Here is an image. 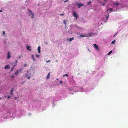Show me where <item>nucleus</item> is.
Instances as JSON below:
<instances>
[{
	"instance_id": "f257e3e1",
	"label": "nucleus",
	"mask_w": 128,
	"mask_h": 128,
	"mask_svg": "<svg viewBox=\"0 0 128 128\" xmlns=\"http://www.w3.org/2000/svg\"><path fill=\"white\" fill-rule=\"evenodd\" d=\"M31 75V73L30 72L28 71L26 74V76L27 79L30 80V78Z\"/></svg>"
},
{
	"instance_id": "dca6fc26",
	"label": "nucleus",
	"mask_w": 128,
	"mask_h": 128,
	"mask_svg": "<svg viewBox=\"0 0 128 128\" xmlns=\"http://www.w3.org/2000/svg\"><path fill=\"white\" fill-rule=\"evenodd\" d=\"M40 49H41V48H40V46H39L38 47V52L39 53H40Z\"/></svg>"
},
{
	"instance_id": "58836bf2",
	"label": "nucleus",
	"mask_w": 128,
	"mask_h": 128,
	"mask_svg": "<svg viewBox=\"0 0 128 128\" xmlns=\"http://www.w3.org/2000/svg\"><path fill=\"white\" fill-rule=\"evenodd\" d=\"M20 58V56H19V58Z\"/></svg>"
},
{
	"instance_id": "72a5a7b5",
	"label": "nucleus",
	"mask_w": 128,
	"mask_h": 128,
	"mask_svg": "<svg viewBox=\"0 0 128 128\" xmlns=\"http://www.w3.org/2000/svg\"><path fill=\"white\" fill-rule=\"evenodd\" d=\"M68 1V0H66V1H64V2H67Z\"/></svg>"
},
{
	"instance_id": "4c0bfd02",
	"label": "nucleus",
	"mask_w": 128,
	"mask_h": 128,
	"mask_svg": "<svg viewBox=\"0 0 128 128\" xmlns=\"http://www.w3.org/2000/svg\"><path fill=\"white\" fill-rule=\"evenodd\" d=\"M12 78H14V76H12Z\"/></svg>"
},
{
	"instance_id": "2f4dec72",
	"label": "nucleus",
	"mask_w": 128,
	"mask_h": 128,
	"mask_svg": "<svg viewBox=\"0 0 128 128\" xmlns=\"http://www.w3.org/2000/svg\"><path fill=\"white\" fill-rule=\"evenodd\" d=\"M3 34H5V32L4 31L3 32Z\"/></svg>"
},
{
	"instance_id": "a878e982",
	"label": "nucleus",
	"mask_w": 128,
	"mask_h": 128,
	"mask_svg": "<svg viewBox=\"0 0 128 128\" xmlns=\"http://www.w3.org/2000/svg\"><path fill=\"white\" fill-rule=\"evenodd\" d=\"M36 57L38 58L39 57V56L38 55H36Z\"/></svg>"
},
{
	"instance_id": "4be33fe9",
	"label": "nucleus",
	"mask_w": 128,
	"mask_h": 128,
	"mask_svg": "<svg viewBox=\"0 0 128 128\" xmlns=\"http://www.w3.org/2000/svg\"><path fill=\"white\" fill-rule=\"evenodd\" d=\"M109 18V16H106V20H108Z\"/></svg>"
},
{
	"instance_id": "ea45409f",
	"label": "nucleus",
	"mask_w": 128,
	"mask_h": 128,
	"mask_svg": "<svg viewBox=\"0 0 128 128\" xmlns=\"http://www.w3.org/2000/svg\"><path fill=\"white\" fill-rule=\"evenodd\" d=\"M0 98V99H1V98Z\"/></svg>"
},
{
	"instance_id": "6e6552de",
	"label": "nucleus",
	"mask_w": 128,
	"mask_h": 128,
	"mask_svg": "<svg viewBox=\"0 0 128 128\" xmlns=\"http://www.w3.org/2000/svg\"><path fill=\"white\" fill-rule=\"evenodd\" d=\"M27 50H29L31 51L32 48L31 46H27Z\"/></svg>"
},
{
	"instance_id": "39448f33",
	"label": "nucleus",
	"mask_w": 128,
	"mask_h": 128,
	"mask_svg": "<svg viewBox=\"0 0 128 128\" xmlns=\"http://www.w3.org/2000/svg\"><path fill=\"white\" fill-rule=\"evenodd\" d=\"M94 48L96 50H99V49L98 48V46L96 44H94Z\"/></svg>"
},
{
	"instance_id": "f03ea898",
	"label": "nucleus",
	"mask_w": 128,
	"mask_h": 128,
	"mask_svg": "<svg viewBox=\"0 0 128 128\" xmlns=\"http://www.w3.org/2000/svg\"><path fill=\"white\" fill-rule=\"evenodd\" d=\"M28 11L30 12V14L29 15V16H30V15H32V16L31 18H34V12L32 11L31 10H28Z\"/></svg>"
},
{
	"instance_id": "e433bc0d",
	"label": "nucleus",
	"mask_w": 128,
	"mask_h": 128,
	"mask_svg": "<svg viewBox=\"0 0 128 128\" xmlns=\"http://www.w3.org/2000/svg\"><path fill=\"white\" fill-rule=\"evenodd\" d=\"M45 43H46V44H48V43H47L46 42Z\"/></svg>"
},
{
	"instance_id": "9d476101",
	"label": "nucleus",
	"mask_w": 128,
	"mask_h": 128,
	"mask_svg": "<svg viewBox=\"0 0 128 128\" xmlns=\"http://www.w3.org/2000/svg\"><path fill=\"white\" fill-rule=\"evenodd\" d=\"M74 38H70V39L69 38L67 40L68 41H69V42H71L73 40H74Z\"/></svg>"
},
{
	"instance_id": "473e14b6",
	"label": "nucleus",
	"mask_w": 128,
	"mask_h": 128,
	"mask_svg": "<svg viewBox=\"0 0 128 128\" xmlns=\"http://www.w3.org/2000/svg\"><path fill=\"white\" fill-rule=\"evenodd\" d=\"M2 12V10H0V12Z\"/></svg>"
},
{
	"instance_id": "1a4fd4ad",
	"label": "nucleus",
	"mask_w": 128,
	"mask_h": 128,
	"mask_svg": "<svg viewBox=\"0 0 128 128\" xmlns=\"http://www.w3.org/2000/svg\"><path fill=\"white\" fill-rule=\"evenodd\" d=\"M77 6H78V8H80L82 6H83L84 5L83 4H77Z\"/></svg>"
},
{
	"instance_id": "c9c22d12",
	"label": "nucleus",
	"mask_w": 128,
	"mask_h": 128,
	"mask_svg": "<svg viewBox=\"0 0 128 128\" xmlns=\"http://www.w3.org/2000/svg\"><path fill=\"white\" fill-rule=\"evenodd\" d=\"M14 98H15V100H16V99H16V97H14Z\"/></svg>"
},
{
	"instance_id": "0eeeda50",
	"label": "nucleus",
	"mask_w": 128,
	"mask_h": 128,
	"mask_svg": "<svg viewBox=\"0 0 128 128\" xmlns=\"http://www.w3.org/2000/svg\"><path fill=\"white\" fill-rule=\"evenodd\" d=\"M73 16L75 17L76 18H78L77 14L75 12H74Z\"/></svg>"
},
{
	"instance_id": "c85d7f7f",
	"label": "nucleus",
	"mask_w": 128,
	"mask_h": 128,
	"mask_svg": "<svg viewBox=\"0 0 128 128\" xmlns=\"http://www.w3.org/2000/svg\"><path fill=\"white\" fill-rule=\"evenodd\" d=\"M64 23L65 24H66V21L65 20H64Z\"/></svg>"
},
{
	"instance_id": "f704fd0d",
	"label": "nucleus",
	"mask_w": 128,
	"mask_h": 128,
	"mask_svg": "<svg viewBox=\"0 0 128 128\" xmlns=\"http://www.w3.org/2000/svg\"><path fill=\"white\" fill-rule=\"evenodd\" d=\"M64 14H61L60 15V16H63V15H64Z\"/></svg>"
},
{
	"instance_id": "f8f14e48",
	"label": "nucleus",
	"mask_w": 128,
	"mask_h": 128,
	"mask_svg": "<svg viewBox=\"0 0 128 128\" xmlns=\"http://www.w3.org/2000/svg\"><path fill=\"white\" fill-rule=\"evenodd\" d=\"M14 89L12 88L10 91V94L12 95H13V92L14 91Z\"/></svg>"
},
{
	"instance_id": "393cba45",
	"label": "nucleus",
	"mask_w": 128,
	"mask_h": 128,
	"mask_svg": "<svg viewBox=\"0 0 128 128\" xmlns=\"http://www.w3.org/2000/svg\"><path fill=\"white\" fill-rule=\"evenodd\" d=\"M50 60H48V61H46V62L47 63H48V62H50Z\"/></svg>"
},
{
	"instance_id": "6ab92c4d",
	"label": "nucleus",
	"mask_w": 128,
	"mask_h": 128,
	"mask_svg": "<svg viewBox=\"0 0 128 128\" xmlns=\"http://www.w3.org/2000/svg\"><path fill=\"white\" fill-rule=\"evenodd\" d=\"M112 51L111 50L110 52L108 54V55H110L112 52Z\"/></svg>"
},
{
	"instance_id": "b1692460",
	"label": "nucleus",
	"mask_w": 128,
	"mask_h": 128,
	"mask_svg": "<svg viewBox=\"0 0 128 128\" xmlns=\"http://www.w3.org/2000/svg\"><path fill=\"white\" fill-rule=\"evenodd\" d=\"M68 76V74H66L64 76Z\"/></svg>"
},
{
	"instance_id": "423d86ee",
	"label": "nucleus",
	"mask_w": 128,
	"mask_h": 128,
	"mask_svg": "<svg viewBox=\"0 0 128 128\" xmlns=\"http://www.w3.org/2000/svg\"><path fill=\"white\" fill-rule=\"evenodd\" d=\"M11 57L10 52H8V54L7 58L8 59H10Z\"/></svg>"
},
{
	"instance_id": "cd10ccee",
	"label": "nucleus",
	"mask_w": 128,
	"mask_h": 128,
	"mask_svg": "<svg viewBox=\"0 0 128 128\" xmlns=\"http://www.w3.org/2000/svg\"><path fill=\"white\" fill-rule=\"evenodd\" d=\"M24 66L25 67H26L27 66V64H24Z\"/></svg>"
},
{
	"instance_id": "7c9ffc66",
	"label": "nucleus",
	"mask_w": 128,
	"mask_h": 128,
	"mask_svg": "<svg viewBox=\"0 0 128 128\" xmlns=\"http://www.w3.org/2000/svg\"><path fill=\"white\" fill-rule=\"evenodd\" d=\"M62 82H62V81H60V84H62Z\"/></svg>"
},
{
	"instance_id": "c756f323",
	"label": "nucleus",
	"mask_w": 128,
	"mask_h": 128,
	"mask_svg": "<svg viewBox=\"0 0 128 128\" xmlns=\"http://www.w3.org/2000/svg\"><path fill=\"white\" fill-rule=\"evenodd\" d=\"M119 4H118V3H116V5H119Z\"/></svg>"
},
{
	"instance_id": "7ed1b4c3",
	"label": "nucleus",
	"mask_w": 128,
	"mask_h": 128,
	"mask_svg": "<svg viewBox=\"0 0 128 128\" xmlns=\"http://www.w3.org/2000/svg\"><path fill=\"white\" fill-rule=\"evenodd\" d=\"M92 34V33H90V34H89L88 35L89 36H88V37H90L91 36V35L92 34ZM87 36H85V35H81L80 36V37H87Z\"/></svg>"
},
{
	"instance_id": "5701e85b",
	"label": "nucleus",
	"mask_w": 128,
	"mask_h": 128,
	"mask_svg": "<svg viewBox=\"0 0 128 128\" xmlns=\"http://www.w3.org/2000/svg\"><path fill=\"white\" fill-rule=\"evenodd\" d=\"M15 63L17 64L18 63V61L17 60H15Z\"/></svg>"
},
{
	"instance_id": "412c9836",
	"label": "nucleus",
	"mask_w": 128,
	"mask_h": 128,
	"mask_svg": "<svg viewBox=\"0 0 128 128\" xmlns=\"http://www.w3.org/2000/svg\"><path fill=\"white\" fill-rule=\"evenodd\" d=\"M102 4L103 6H105V4L104 3H102Z\"/></svg>"
},
{
	"instance_id": "bb28decb",
	"label": "nucleus",
	"mask_w": 128,
	"mask_h": 128,
	"mask_svg": "<svg viewBox=\"0 0 128 128\" xmlns=\"http://www.w3.org/2000/svg\"><path fill=\"white\" fill-rule=\"evenodd\" d=\"M8 96V99H9V98H10L11 97L10 96Z\"/></svg>"
},
{
	"instance_id": "a19ab883",
	"label": "nucleus",
	"mask_w": 128,
	"mask_h": 128,
	"mask_svg": "<svg viewBox=\"0 0 128 128\" xmlns=\"http://www.w3.org/2000/svg\"><path fill=\"white\" fill-rule=\"evenodd\" d=\"M105 0L106 1V0Z\"/></svg>"
},
{
	"instance_id": "a211bd4d",
	"label": "nucleus",
	"mask_w": 128,
	"mask_h": 128,
	"mask_svg": "<svg viewBox=\"0 0 128 128\" xmlns=\"http://www.w3.org/2000/svg\"><path fill=\"white\" fill-rule=\"evenodd\" d=\"M91 3H92L90 1V2L87 3V5H88L90 4H91Z\"/></svg>"
},
{
	"instance_id": "4468645a",
	"label": "nucleus",
	"mask_w": 128,
	"mask_h": 128,
	"mask_svg": "<svg viewBox=\"0 0 128 128\" xmlns=\"http://www.w3.org/2000/svg\"><path fill=\"white\" fill-rule=\"evenodd\" d=\"M32 58L34 61L36 60V59L34 58V56L33 55H32Z\"/></svg>"
},
{
	"instance_id": "20e7f679",
	"label": "nucleus",
	"mask_w": 128,
	"mask_h": 128,
	"mask_svg": "<svg viewBox=\"0 0 128 128\" xmlns=\"http://www.w3.org/2000/svg\"><path fill=\"white\" fill-rule=\"evenodd\" d=\"M22 70L20 69V70H18L15 73V74L16 75L18 74H19L20 72H22Z\"/></svg>"
},
{
	"instance_id": "ddd939ff",
	"label": "nucleus",
	"mask_w": 128,
	"mask_h": 128,
	"mask_svg": "<svg viewBox=\"0 0 128 128\" xmlns=\"http://www.w3.org/2000/svg\"><path fill=\"white\" fill-rule=\"evenodd\" d=\"M50 73L49 72L48 74L47 75V77H46V79H48L50 77Z\"/></svg>"
},
{
	"instance_id": "f3484780",
	"label": "nucleus",
	"mask_w": 128,
	"mask_h": 128,
	"mask_svg": "<svg viewBox=\"0 0 128 128\" xmlns=\"http://www.w3.org/2000/svg\"><path fill=\"white\" fill-rule=\"evenodd\" d=\"M116 42V40H114L112 42V44H114Z\"/></svg>"
},
{
	"instance_id": "9b49d317",
	"label": "nucleus",
	"mask_w": 128,
	"mask_h": 128,
	"mask_svg": "<svg viewBox=\"0 0 128 128\" xmlns=\"http://www.w3.org/2000/svg\"><path fill=\"white\" fill-rule=\"evenodd\" d=\"M10 66L8 65H7L5 67V68L6 70L7 69H9L10 68Z\"/></svg>"
},
{
	"instance_id": "2eb2a0df",
	"label": "nucleus",
	"mask_w": 128,
	"mask_h": 128,
	"mask_svg": "<svg viewBox=\"0 0 128 128\" xmlns=\"http://www.w3.org/2000/svg\"><path fill=\"white\" fill-rule=\"evenodd\" d=\"M109 11H110L111 12H112V8H109L107 12H108Z\"/></svg>"
},
{
	"instance_id": "aec40b11",
	"label": "nucleus",
	"mask_w": 128,
	"mask_h": 128,
	"mask_svg": "<svg viewBox=\"0 0 128 128\" xmlns=\"http://www.w3.org/2000/svg\"><path fill=\"white\" fill-rule=\"evenodd\" d=\"M14 67L13 68H12L11 69L10 72H12V71H13V70H14Z\"/></svg>"
}]
</instances>
